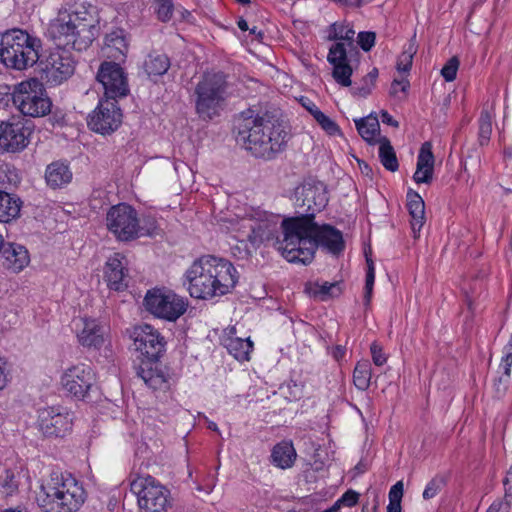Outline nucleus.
<instances>
[{
	"mask_svg": "<svg viewBox=\"0 0 512 512\" xmlns=\"http://www.w3.org/2000/svg\"><path fill=\"white\" fill-rule=\"evenodd\" d=\"M280 227L283 240L277 243L288 262L307 265L314 259L318 247L336 256L345 249L340 230L330 224L312 222L311 216L284 218Z\"/></svg>",
	"mask_w": 512,
	"mask_h": 512,
	"instance_id": "f257e3e1",
	"label": "nucleus"
},
{
	"mask_svg": "<svg viewBox=\"0 0 512 512\" xmlns=\"http://www.w3.org/2000/svg\"><path fill=\"white\" fill-rule=\"evenodd\" d=\"M236 142L257 158L271 160L282 152L287 144L288 132L281 121L270 116L254 115L243 111L235 121Z\"/></svg>",
	"mask_w": 512,
	"mask_h": 512,
	"instance_id": "f03ea898",
	"label": "nucleus"
},
{
	"mask_svg": "<svg viewBox=\"0 0 512 512\" xmlns=\"http://www.w3.org/2000/svg\"><path fill=\"white\" fill-rule=\"evenodd\" d=\"M239 275L233 264L223 258L204 255L196 259L184 274V284L192 298L211 300L229 293Z\"/></svg>",
	"mask_w": 512,
	"mask_h": 512,
	"instance_id": "7ed1b4c3",
	"label": "nucleus"
},
{
	"mask_svg": "<svg viewBox=\"0 0 512 512\" xmlns=\"http://www.w3.org/2000/svg\"><path fill=\"white\" fill-rule=\"evenodd\" d=\"M133 339L135 349L143 356L136 368L137 375L153 390H168L170 377L159 363L165 352L164 337L153 326L142 324L134 328Z\"/></svg>",
	"mask_w": 512,
	"mask_h": 512,
	"instance_id": "20e7f679",
	"label": "nucleus"
},
{
	"mask_svg": "<svg viewBox=\"0 0 512 512\" xmlns=\"http://www.w3.org/2000/svg\"><path fill=\"white\" fill-rule=\"evenodd\" d=\"M47 35L57 47L83 51L98 37L99 26L86 11H60L49 24Z\"/></svg>",
	"mask_w": 512,
	"mask_h": 512,
	"instance_id": "39448f33",
	"label": "nucleus"
},
{
	"mask_svg": "<svg viewBox=\"0 0 512 512\" xmlns=\"http://www.w3.org/2000/svg\"><path fill=\"white\" fill-rule=\"evenodd\" d=\"M36 500L43 512H77L86 500V491L71 474L54 473L41 486Z\"/></svg>",
	"mask_w": 512,
	"mask_h": 512,
	"instance_id": "423d86ee",
	"label": "nucleus"
},
{
	"mask_svg": "<svg viewBox=\"0 0 512 512\" xmlns=\"http://www.w3.org/2000/svg\"><path fill=\"white\" fill-rule=\"evenodd\" d=\"M228 76L221 71L206 72L194 88L195 112L203 121L219 117L229 96Z\"/></svg>",
	"mask_w": 512,
	"mask_h": 512,
	"instance_id": "0eeeda50",
	"label": "nucleus"
},
{
	"mask_svg": "<svg viewBox=\"0 0 512 512\" xmlns=\"http://www.w3.org/2000/svg\"><path fill=\"white\" fill-rule=\"evenodd\" d=\"M41 40L22 29H11L0 39V61L14 70L32 67L39 60Z\"/></svg>",
	"mask_w": 512,
	"mask_h": 512,
	"instance_id": "6e6552de",
	"label": "nucleus"
},
{
	"mask_svg": "<svg viewBox=\"0 0 512 512\" xmlns=\"http://www.w3.org/2000/svg\"><path fill=\"white\" fill-rule=\"evenodd\" d=\"M14 106L24 116L42 117L51 111L52 102L45 87L37 78H30L16 85Z\"/></svg>",
	"mask_w": 512,
	"mask_h": 512,
	"instance_id": "1a4fd4ad",
	"label": "nucleus"
},
{
	"mask_svg": "<svg viewBox=\"0 0 512 512\" xmlns=\"http://www.w3.org/2000/svg\"><path fill=\"white\" fill-rule=\"evenodd\" d=\"M130 489L137 495L141 512H168L172 507L169 489L150 475L132 481Z\"/></svg>",
	"mask_w": 512,
	"mask_h": 512,
	"instance_id": "9d476101",
	"label": "nucleus"
},
{
	"mask_svg": "<svg viewBox=\"0 0 512 512\" xmlns=\"http://www.w3.org/2000/svg\"><path fill=\"white\" fill-rule=\"evenodd\" d=\"M108 230L120 241H131L140 236L152 235L150 229L140 226L137 211L129 204L112 206L106 217Z\"/></svg>",
	"mask_w": 512,
	"mask_h": 512,
	"instance_id": "9b49d317",
	"label": "nucleus"
},
{
	"mask_svg": "<svg viewBox=\"0 0 512 512\" xmlns=\"http://www.w3.org/2000/svg\"><path fill=\"white\" fill-rule=\"evenodd\" d=\"M144 306L158 318L176 321L186 312L188 301L171 290L154 288L146 293Z\"/></svg>",
	"mask_w": 512,
	"mask_h": 512,
	"instance_id": "f8f14e48",
	"label": "nucleus"
},
{
	"mask_svg": "<svg viewBox=\"0 0 512 512\" xmlns=\"http://www.w3.org/2000/svg\"><path fill=\"white\" fill-rule=\"evenodd\" d=\"M34 125L23 117H12L0 123V149L8 153L23 151L30 143Z\"/></svg>",
	"mask_w": 512,
	"mask_h": 512,
	"instance_id": "ddd939ff",
	"label": "nucleus"
},
{
	"mask_svg": "<svg viewBox=\"0 0 512 512\" xmlns=\"http://www.w3.org/2000/svg\"><path fill=\"white\" fill-rule=\"evenodd\" d=\"M122 123V112L117 100L100 99L97 107L88 115V127L101 135H110L116 131Z\"/></svg>",
	"mask_w": 512,
	"mask_h": 512,
	"instance_id": "4468645a",
	"label": "nucleus"
},
{
	"mask_svg": "<svg viewBox=\"0 0 512 512\" xmlns=\"http://www.w3.org/2000/svg\"><path fill=\"white\" fill-rule=\"evenodd\" d=\"M295 206L303 209L297 217H310L315 221L316 213L322 211L327 203L328 196L326 186L321 181L305 182L295 190Z\"/></svg>",
	"mask_w": 512,
	"mask_h": 512,
	"instance_id": "2eb2a0df",
	"label": "nucleus"
},
{
	"mask_svg": "<svg viewBox=\"0 0 512 512\" xmlns=\"http://www.w3.org/2000/svg\"><path fill=\"white\" fill-rule=\"evenodd\" d=\"M44 65L47 82L56 86L74 74L76 61L68 48L56 46L49 52Z\"/></svg>",
	"mask_w": 512,
	"mask_h": 512,
	"instance_id": "dca6fc26",
	"label": "nucleus"
},
{
	"mask_svg": "<svg viewBox=\"0 0 512 512\" xmlns=\"http://www.w3.org/2000/svg\"><path fill=\"white\" fill-rule=\"evenodd\" d=\"M61 383L70 395L79 400H85L94 388L95 373L90 365L80 363L63 373Z\"/></svg>",
	"mask_w": 512,
	"mask_h": 512,
	"instance_id": "f3484780",
	"label": "nucleus"
},
{
	"mask_svg": "<svg viewBox=\"0 0 512 512\" xmlns=\"http://www.w3.org/2000/svg\"><path fill=\"white\" fill-rule=\"evenodd\" d=\"M96 78L102 84L106 98L117 100L129 93L127 75L114 61H104L98 69Z\"/></svg>",
	"mask_w": 512,
	"mask_h": 512,
	"instance_id": "a211bd4d",
	"label": "nucleus"
},
{
	"mask_svg": "<svg viewBox=\"0 0 512 512\" xmlns=\"http://www.w3.org/2000/svg\"><path fill=\"white\" fill-rule=\"evenodd\" d=\"M38 425L47 437H63L72 427V417L66 409L51 406L39 410Z\"/></svg>",
	"mask_w": 512,
	"mask_h": 512,
	"instance_id": "6ab92c4d",
	"label": "nucleus"
},
{
	"mask_svg": "<svg viewBox=\"0 0 512 512\" xmlns=\"http://www.w3.org/2000/svg\"><path fill=\"white\" fill-rule=\"evenodd\" d=\"M241 227L248 230L246 235L247 241L254 249L259 248L266 242L273 241L276 249L281 252L277 242H281L283 238L280 239L277 235L278 231L276 223L267 219H260L257 221L252 219H243Z\"/></svg>",
	"mask_w": 512,
	"mask_h": 512,
	"instance_id": "aec40b11",
	"label": "nucleus"
},
{
	"mask_svg": "<svg viewBox=\"0 0 512 512\" xmlns=\"http://www.w3.org/2000/svg\"><path fill=\"white\" fill-rule=\"evenodd\" d=\"M348 46L344 42H336L330 48L327 61L332 65V77L341 86H351L353 69L348 59Z\"/></svg>",
	"mask_w": 512,
	"mask_h": 512,
	"instance_id": "412c9836",
	"label": "nucleus"
},
{
	"mask_svg": "<svg viewBox=\"0 0 512 512\" xmlns=\"http://www.w3.org/2000/svg\"><path fill=\"white\" fill-rule=\"evenodd\" d=\"M128 269L125 265V257L115 253L109 257L104 270V278L111 290L123 291L128 287Z\"/></svg>",
	"mask_w": 512,
	"mask_h": 512,
	"instance_id": "4be33fe9",
	"label": "nucleus"
},
{
	"mask_svg": "<svg viewBox=\"0 0 512 512\" xmlns=\"http://www.w3.org/2000/svg\"><path fill=\"white\" fill-rule=\"evenodd\" d=\"M0 255L4 259L3 266L14 273L22 271L30 263L29 252L25 246L14 242H5L4 239Z\"/></svg>",
	"mask_w": 512,
	"mask_h": 512,
	"instance_id": "5701e85b",
	"label": "nucleus"
},
{
	"mask_svg": "<svg viewBox=\"0 0 512 512\" xmlns=\"http://www.w3.org/2000/svg\"><path fill=\"white\" fill-rule=\"evenodd\" d=\"M82 328L77 332L78 342L86 348L100 349L104 342L105 327L93 318H82Z\"/></svg>",
	"mask_w": 512,
	"mask_h": 512,
	"instance_id": "b1692460",
	"label": "nucleus"
},
{
	"mask_svg": "<svg viewBox=\"0 0 512 512\" xmlns=\"http://www.w3.org/2000/svg\"><path fill=\"white\" fill-rule=\"evenodd\" d=\"M220 341L228 353L236 360L240 362L249 361L250 353L253 350V342L249 337H237L235 327L228 328Z\"/></svg>",
	"mask_w": 512,
	"mask_h": 512,
	"instance_id": "393cba45",
	"label": "nucleus"
},
{
	"mask_svg": "<svg viewBox=\"0 0 512 512\" xmlns=\"http://www.w3.org/2000/svg\"><path fill=\"white\" fill-rule=\"evenodd\" d=\"M435 157L432 152V144L424 142L417 157L416 171L413 180L417 184H430L433 180Z\"/></svg>",
	"mask_w": 512,
	"mask_h": 512,
	"instance_id": "a878e982",
	"label": "nucleus"
},
{
	"mask_svg": "<svg viewBox=\"0 0 512 512\" xmlns=\"http://www.w3.org/2000/svg\"><path fill=\"white\" fill-rule=\"evenodd\" d=\"M407 209L411 217L410 224L414 238H418L423 225L426 222L425 202L414 190L407 192Z\"/></svg>",
	"mask_w": 512,
	"mask_h": 512,
	"instance_id": "bb28decb",
	"label": "nucleus"
},
{
	"mask_svg": "<svg viewBox=\"0 0 512 512\" xmlns=\"http://www.w3.org/2000/svg\"><path fill=\"white\" fill-rule=\"evenodd\" d=\"M103 51L107 58L122 61L128 52V43L123 29L117 28L105 37Z\"/></svg>",
	"mask_w": 512,
	"mask_h": 512,
	"instance_id": "cd10ccee",
	"label": "nucleus"
},
{
	"mask_svg": "<svg viewBox=\"0 0 512 512\" xmlns=\"http://www.w3.org/2000/svg\"><path fill=\"white\" fill-rule=\"evenodd\" d=\"M297 458L296 450L291 441H281L277 443L270 455L271 463L280 469L291 468Z\"/></svg>",
	"mask_w": 512,
	"mask_h": 512,
	"instance_id": "c85d7f7f",
	"label": "nucleus"
},
{
	"mask_svg": "<svg viewBox=\"0 0 512 512\" xmlns=\"http://www.w3.org/2000/svg\"><path fill=\"white\" fill-rule=\"evenodd\" d=\"M45 179L47 185L52 189L61 188L71 182L72 172L67 164L53 162L46 168Z\"/></svg>",
	"mask_w": 512,
	"mask_h": 512,
	"instance_id": "c756f323",
	"label": "nucleus"
},
{
	"mask_svg": "<svg viewBox=\"0 0 512 512\" xmlns=\"http://www.w3.org/2000/svg\"><path fill=\"white\" fill-rule=\"evenodd\" d=\"M22 200L16 195L0 190V222L8 223L20 215Z\"/></svg>",
	"mask_w": 512,
	"mask_h": 512,
	"instance_id": "7c9ffc66",
	"label": "nucleus"
},
{
	"mask_svg": "<svg viewBox=\"0 0 512 512\" xmlns=\"http://www.w3.org/2000/svg\"><path fill=\"white\" fill-rule=\"evenodd\" d=\"M170 65V59L166 54L153 51L146 57L143 68L149 77H158L164 75Z\"/></svg>",
	"mask_w": 512,
	"mask_h": 512,
	"instance_id": "2f4dec72",
	"label": "nucleus"
},
{
	"mask_svg": "<svg viewBox=\"0 0 512 512\" xmlns=\"http://www.w3.org/2000/svg\"><path fill=\"white\" fill-rule=\"evenodd\" d=\"M355 125L360 136L369 144L375 143V136L380 131L379 120L372 114L355 120Z\"/></svg>",
	"mask_w": 512,
	"mask_h": 512,
	"instance_id": "473e14b6",
	"label": "nucleus"
},
{
	"mask_svg": "<svg viewBox=\"0 0 512 512\" xmlns=\"http://www.w3.org/2000/svg\"><path fill=\"white\" fill-rule=\"evenodd\" d=\"M355 31L344 24L333 23L329 27L328 40L343 42L349 47L350 50H356L354 45Z\"/></svg>",
	"mask_w": 512,
	"mask_h": 512,
	"instance_id": "72a5a7b5",
	"label": "nucleus"
},
{
	"mask_svg": "<svg viewBox=\"0 0 512 512\" xmlns=\"http://www.w3.org/2000/svg\"><path fill=\"white\" fill-rule=\"evenodd\" d=\"M379 158L382 165L391 172H395L399 168V163L393 146L387 137L379 140Z\"/></svg>",
	"mask_w": 512,
	"mask_h": 512,
	"instance_id": "f704fd0d",
	"label": "nucleus"
},
{
	"mask_svg": "<svg viewBox=\"0 0 512 512\" xmlns=\"http://www.w3.org/2000/svg\"><path fill=\"white\" fill-rule=\"evenodd\" d=\"M371 364L368 360L358 361L353 371V383L358 390L365 391L370 386Z\"/></svg>",
	"mask_w": 512,
	"mask_h": 512,
	"instance_id": "c9c22d12",
	"label": "nucleus"
},
{
	"mask_svg": "<svg viewBox=\"0 0 512 512\" xmlns=\"http://www.w3.org/2000/svg\"><path fill=\"white\" fill-rule=\"evenodd\" d=\"M341 282H323L319 284L316 282L314 284V288L311 290V293L314 297H318L320 300L325 301L332 297H338L342 294Z\"/></svg>",
	"mask_w": 512,
	"mask_h": 512,
	"instance_id": "e433bc0d",
	"label": "nucleus"
},
{
	"mask_svg": "<svg viewBox=\"0 0 512 512\" xmlns=\"http://www.w3.org/2000/svg\"><path fill=\"white\" fill-rule=\"evenodd\" d=\"M479 129H478V142L481 146L488 145L490 141V137L492 134V115L491 113L483 109L481 111L479 120Z\"/></svg>",
	"mask_w": 512,
	"mask_h": 512,
	"instance_id": "4c0bfd02",
	"label": "nucleus"
},
{
	"mask_svg": "<svg viewBox=\"0 0 512 512\" xmlns=\"http://www.w3.org/2000/svg\"><path fill=\"white\" fill-rule=\"evenodd\" d=\"M312 116L319 126L330 136L342 135L339 125L319 108H312Z\"/></svg>",
	"mask_w": 512,
	"mask_h": 512,
	"instance_id": "58836bf2",
	"label": "nucleus"
},
{
	"mask_svg": "<svg viewBox=\"0 0 512 512\" xmlns=\"http://www.w3.org/2000/svg\"><path fill=\"white\" fill-rule=\"evenodd\" d=\"M18 489L19 483L15 473L10 469H6L4 474L0 476V494L4 497H10L16 494Z\"/></svg>",
	"mask_w": 512,
	"mask_h": 512,
	"instance_id": "ea45409f",
	"label": "nucleus"
},
{
	"mask_svg": "<svg viewBox=\"0 0 512 512\" xmlns=\"http://www.w3.org/2000/svg\"><path fill=\"white\" fill-rule=\"evenodd\" d=\"M415 53L416 47L413 43H410L408 47L399 55L397 59L396 69L399 72H409L412 66L413 57Z\"/></svg>",
	"mask_w": 512,
	"mask_h": 512,
	"instance_id": "a19ab883",
	"label": "nucleus"
},
{
	"mask_svg": "<svg viewBox=\"0 0 512 512\" xmlns=\"http://www.w3.org/2000/svg\"><path fill=\"white\" fill-rule=\"evenodd\" d=\"M511 488H506L503 499L494 501L486 512H509L511 508Z\"/></svg>",
	"mask_w": 512,
	"mask_h": 512,
	"instance_id": "79ce46f5",
	"label": "nucleus"
},
{
	"mask_svg": "<svg viewBox=\"0 0 512 512\" xmlns=\"http://www.w3.org/2000/svg\"><path fill=\"white\" fill-rule=\"evenodd\" d=\"M459 60L456 56L451 57L441 69V75L447 82L455 80L459 68Z\"/></svg>",
	"mask_w": 512,
	"mask_h": 512,
	"instance_id": "37998d69",
	"label": "nucleus"
},
{
	"mask_svg": "<svg viewBox=\"0 0 512 512\" xmlns=\"http://www.w3.org/2000/svg\"><path fill=\"white\" fill-rule=\"evenodd\" d=\"M157 16L162 22L169 21L173 16V2L172 0H157Z\"/></svg>",
	"mask_w": 512,
	"mask_h": 512,
	"instance_id": "c03bdc74",
	"label": "nucleus"
},
{
	"mask_svg": "<svg viewBox=\"0 0 512 512\" xmlns=\"http://www.w3.org/2000/svg\"><path fill=\"white\" fill-rule=\"evenodd\" d=\"M376 34L372 31H362L358 33L357 43L365 52H369L375 45Z\"/></svg>",
	"mask_w": 512,
	"mask_h": 512,
	"instance_id": "a18cd8bd",
	"label": "nucleus"
},
{
	"mask_svg": "<svg viewBox=\"0 0 512 512\" xmlns=\"http://www.w3.org/2000/svg\"><path fill=\"white\" fill-rule=\"evenodd\" d=\"M443 485L444 481L442 478L435 477L431 479L423 491V498L425 500L434 498L439 493Z\"/></svg>",
	"mask_w": 512,
	"mask_h": 512,
	"instance_id": "49530a36",
	"label": "nucleus"
},
{
	"mask_svg": "<svg viewBox=\"0 0 512 512\" xmlns=\"http://www.w3.org/2000/svg\"><path fill=\"white\" fill-rule=\"evenodd\" d=\"M16 95V85L13 88V91L10 92V87L8 85H0V107H7L10 102L14 104V98Z\"/></svg>",
	"mask_w": 512,
	"mask_h": 512,
	"instance_id": "de8ad7c7",
	"label": "nucleus"
},
{
	"mask_svg": "<svg viewBox=\"0 0 512 512\" xmlns=\"http://www.w3.org/2000/svg\"><path fill=\"white\" fill-rule=\"evenodd\" d=\"M370 351H371L373 363L376 366H383L386 363L387 357H386L385 353L383 352L382 347L379 344H377L376 342H373L371 344Z\"/></svg>",
	"mask_w": 512,
	"mask_h": 512,
	"instance_id": "09e8293b",
	"label": "nucleus"
},
{
	"mask_svg": "<svg viewBox=\"0 0 512 512\" xmlns=\"http://www.w3.org/2000/svg\"><path fill=\"white\" fill-rule=\"evenodd\" d=\"M359 493L349 489L337 501L340 506L353 507L358 503Z\"/></svg>",
	"mask_w": 512,
	"mask_h": 512,
	"instance_id": "8fccbe9b",
	"label": "nucleus"
},
{
	"mask_svg": "<svg viewBox=\"0 0 512 512\" xmlns=\"http://www.w3.org/2000/svg\"><path fill=\"white\" fill-rule=\"evenodd\" d=\"M374 85L375 84L371 83L367 78L364 77L360 86H354L352 88L353 94L360 97H366L372 92Z\"/></svg>",
	"mask_w": 512,
	"mask_h": 512,
	"instance_id": "3c124183",
	"label": "nucleus"
},
{
	"mask_svg": "<svg viewBox=\"0 0 512 512\" xmlns=\"http://www.w3.org/2000/svg\"><path fill=\"white\" fill-rule=\"evenodd\" d=\"M374 281H375V271H372V269L370 268V271H366L365 295H364L366 304H368L370 302L372 291H373V286H374Z\"/></svg>",
	"mask_w": 512,
	"mask_h": 512,
	"instance_id": "603ef678",
	"label": "nucleus"
},
{
	"mask_svg": "<svg viewBox=\"0 0 512 512\" xmlns=\"http://www.w3.org/2000/svg\"><path fill=\"white\" fill-rule=\"evenodd\" d=\"M403 497V483L398 481L389 491V501H401Z\"/></svg>",
	"mask_w": 512,
	"mask_h": 512,
	"instance_id": "864d4df0",
	"label": "nucleus"
},
{
	"mask_svg": "<svg viewBox=\"0 0 512 512\" xmlns=\"http://www.w3.org/2000/svg\"><path fill=\"white\" fill-rule=\"evenodd\" d=\"M505 354L502 357L500 366L503 368L504 375L508 378L511 373L512 366V353L504 351Z\"/></svg>",
	"mask_w": 512,
	"mask_h": 512,
	"instance_id": "5fc2aeb1",
	"label": "nucleus"
},
{
	"mask_svg": "<svg viewBox=\"0 0 512 512\" xmlns=\"http://www.w3.org/2000/svg\"><path fill=\"white\" fill-rule=\"evenodd\" d=\"M399 87H401V91L405 93L409 87V82L407 80L394 79L391 84L390 94L396 95Z\"/></svg>",
	"mask_w": 512,
	"mask_h": 512,
	"instance_id": "6e6d98bb",
	"label": "nucleus"
},
{
	"mask_svg": "<svg viewBox=\"0 0 512 512\" xmlns=\"http://www.w3.org/2000/svg\"><path fill=\"white\" fill-rule=\"evenodd\" d=\"M381 121L389 126L397 128L399 126L398 121H396L386 110L381 111Z\"/></svg>",
	"mask_w": 512,
	"mask_h": 512,
	"instance_id": "4d7b16f0",
	"label": "nucleus"
},
{
	"mask_svg": "<svg viewBox=\"0 0 512 512\" xmlns=\"http://www.w3.org/2000/svg\"><path fill=\"white\" fill-rule=\"evenodd\" d=\"M334 2L340 3L346 6L360 7L364 4L370 3L372 0H333Z\"/></svg>",
	"mask_w": 512,
	"mask_h": 512,
	"instance_id": "13d9d810",
	"label": "nucleus"
},
{
	"mask_svg": "<svg viewBox=\"0 0 512 512\" xmlns=\"http://www.w3.org/2000/svg\"><path fill=\"white\" fill-rule=\"evenodd\" d=\"M345 353H346V348L342 345H336L335 347H333L332 352H331L333 358L337 361L342 359L344 357Z\"/></svg>",
	"mask_w": 512,
	"mask_h": 512,
	"instance_id": "bf43d9fd",
	"label": "nucleus"
},
{
	"mask_svg": "<svg viewBox=\"0 0 512 512\" xmlns=\"http://www.w3.org/2000/svg\"><path fill=\"white\" fill-rule=\"evenodd\" d=\"M387 512H401V501H389Z\"/></svg>",
	"mask_w": 512,
	"mask_h": 512,
	"instance_id": "052dcab7",
	"label": "nucleus"
},
{
	"mask_svg": "<svg viewBox=\"0 0 512 512\" xmlns=\"http://www.w3.org/2000/svg\"><path fill=\"white\" fill-rule=\"evenodd\" d=\"M378 77V69L377 68H373L366 76L365 78H367L371 83L375 84L376 82V79Z\"/></svg>",
	"mask_w": 512,
	"mask_h": 512,
	"instance_id": "680f3d73",
	"label": "nucleus"
},
{
	"mask_svg": "<svg viewBox=\"0 0 512 512\" xmlns=\"http://www.w3.org/2000/svg\"><path fill=\"white\" fill-rule=\"evenodd\" d=\"M7 384V376L4 369L0 366V390L4 389Z\"/></svg>",
	"mask_w": 512,
	"mask_h": 512,
	"instance_id": "e2e57ef3",
	"label": "nucleus"
},
{
	"mask_svg": "<svg viewBox=\"0 0 512 512\" xmlns=\"http://www.w3.org/2000/svg\"><path fill=\"white\" fill-rule=\"evenodd\" d=\"M237 25H238V28L241 30V31H247L249 30V27H248V23L247 21L240 17L237 21Z\"/></svg>",
	"mask_w": 512,
	"mask_h": 512,
	"instance_id": "0e129e2a",
	"label": "nucleus"
},
{
	"mask_svg": "<svg viewBox=\"0 0 512 512\" xmlns=\"http://www.w3.org/2000/svg\"><path fill=\"white\" fill-rule=\"evenodd\" d=\"M359 166L363 174L369 175L372 172V169L365 162H359Z\"/></svg>",
	"mask_w": 512,
	"mask_h": 512,
	"instance_id": "69168bd1",
	"label": "nucleus"
},
{
	"mask_svg": "<svg viewBox=\"0 0 512 512\" xmlns=\"http://www.w3.org/2000/svg\"><path fill=\"white\" fill-rule=\"evenodd\" d=\"M341 506L340 504L338 503V501H336L330 508L322 511V512H339Z\"/></svg>",
	"mask_w": 512,
	"mask_h": 512,
	"instance_id": "338daca9",
	"label": "nucleus"
},
{
	"mask_svg": "<svg viewBox=\"0 0 512 512\" xmlns=\"http://www.w3.org/2000/svg\"><path fill=\"white\" fill-rule=\"evenodd\" d=\"M511 479H512V466L508 470L507 476L503 480V485L505 486V489L508 488L507 485L511 481Z\"/></svg>",
	"mask_w": 512,
	"mask_h": 512,
	"instance_id": "774afa93",
	"label": "nucleus"
}]
</instances>
